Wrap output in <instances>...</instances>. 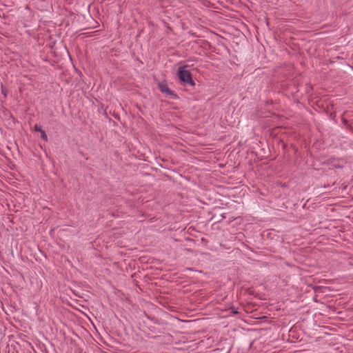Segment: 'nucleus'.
Masks as SVG:
<instances>
[{"label":"nucleus","mask_w":353,"mask_h":353,"mask_svg":"<svg viewBox=\"0 0 353 353\" xmlns=\"http://www.w3.org/2000/svg\"><path fill=\"white\" fill-rule=\"evenodd\" d=\"M41 138L44 141H46L48 140V137H47V134H46V132L43 130V131H41Z\"/></svg>","instance_id":"nucleus-4"},{"label":"nucleus","mask_w":353,"mask_h":353,"mask_svg":"<svg viewBox=\"0 0 353 353\" xmlns=\"http://www.w3.org/2000/svg\"><path fill=\"white\" fill-rule=\"evenodd\" d=\"M160 87H161V90L162 92H167V93H168V92H170V90L168 88H167V87H165V86H164V85H160Z\"/></svg>","instance_id":"nucleus-2"},{"label":"nucleus","mask_w":353,"mask_h":353,"mask_svg":"<svg viewBox=\"0 0 353 353\" xmlns=\"http://www.w3.org/2000/svg\"><path fill=\"white\" fill-rule=\"evenodd\" d=\"M34 129L35 131L37 132H41V131H43L42 128H41V126L39 125H35L34 127Z\"/></svg>","instance_id":"nucleus-3"},{"label":"nucleus","mask_w":353,"mask_h":353,"mask_svg":"<svg viewBox=\"0 0 353 353\" xmlns=\"http://www.w3.org/2000/svg\"><path fill=\"white\" fill-rule=\"evenodd\" d=\"M186 68V65L179 68L178 72L179 79L183 83H188L191 85H194V82L192 80V74Z\"/></svg>","instance_id":"nucleus-1"},{"label":"nucleus","mask_w":353,"mask_h":353,"mask_svg":"<svg viewBox=\"0 0 353 353\" xmlns=\"http://www.w3.org/2000/svg\"><path fill=\"white\" fill-rule=\"evenodd\" d=\"M2 92H3V95H5V96H6V92H3V90Z\"/></svg>","instance_id":"nucleus-6"},{"label":"nucleus","mask_w":353,"mask_h":353,"mask_svg":"<svg viewBox=\"0 0 353 353\" xmlns=\"http://www.w3.org/2000/svg\"><path fill=\"white\" fill-rule=\"evenodd\" d=\"M2 92H3V95H5V96H6V92H3V90Z\"/></svg>","instance_id":"nucleus-5"}]
</instances>
